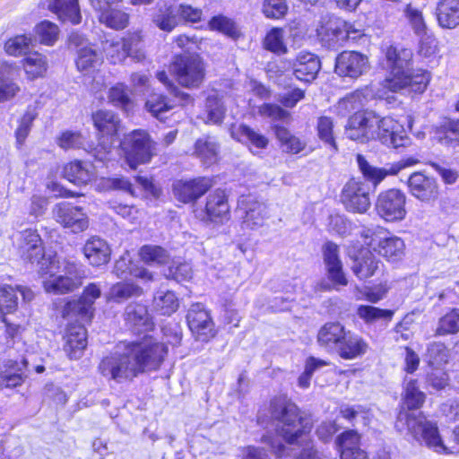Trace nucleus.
Returning <instances> with one entry per match:
<instances>
[{"mask_svg":"<svg viewBox=\"0 0 459 459\" xmlns=\"http://www.w3.org/2000/svg\"><path fill=\"white\" fill-rule=\"evenodd\" d=\"M168 354V347L144 334L134 341L120 342L99 364L100 373L117 383L132 381L139 375L158 370Z\"/></svg>","mask_w":459,"mask_h":459,"instance_id":"f257e3e1","label":"nucleus"},{"mask_svg":"<svg viewBox=\"0 0 459 459\" xmlns=\"http://www.w3.org/2000/svg\"><path fill=\"white\" fill-rule=\"evenodd\" d=\"M345 130L351 140L363 143L378 139L383 144L395 149L409 142L403 125L390 117H380L372 110L355 112L350 117Z\"/></svg>","mask_w":459,"mask_h":459,"instance_id":"f03ea898","label":"nucleus"},{"mask_svg":"<svg viewBox=\"0 0 459 459\" xmlns=\"http://www.w3.org/2000/svg\"><path fill=\"white\" fill-rule=\"evenodd\" d=\"M271 414L279 422L277 436H264L263 441L271 446L278 457H281L288 454L281 439L290 445L303 443L312 425L308 419L299 415L298 407L285 398L278 397L271 402Z\"/></svg>","mask_w":459,"mask_h":459,"instance_id":"7ed1b4c3","label":"nucleus"},{"mask_svg":"<svg viewBox=\"0 0 459 459\" xmlns=\"http://www.w3.org/2000/svg\"><path fill=\"white\" fill-rule=\"evenodd\" d=\"M412 51L397 46H390L385 51V65L389 75L383 82V87L393 92L422 93L429 81L430 75L425 70L409 73L412 59Z\"/></svg>","mask_w":459,"mask_h":459,"instance_id":"20e7f679","label":"nucleus"},{"mask_svg":"<svg viewBox=\"0 0 459 459\" xmlns=\"http://www.w3.org/2000/svg\"><path fill=\"white\" fill-rule=\"evenodd\" d=\"M397 428L400 432L407 430L415 440L424 444L437 453H455L459 451V426L452 433V441L445 443L441 438L437 427L429 421L415 417L414 414L401 412Z\"/></svg>","mask_w":459,"mask_h":459,"instance_id":"39448f33","label":"nucleus"},{"mask_svg":"<svg viewBox=\"0 0 459 459\" xmlns=\"http://www.w3.org/2000/svg\"><path fill=\"white\" fill-rule=\"evenodd\" d=\"M41 275H49L44 281V289L48 293L64 294L78 289L84 277V270L80 263L70 259L59 260L52 257L46 264L39 267Z\"/></svg>","mask_w":459,"mask_h":459,"instance_id":"423d86ee","label":"nucleus"},{"mask_svg":"<svg viewBox=\"0 0 459 459\" xmlns=\"http://www.w3.org/2000/svg\"><path fill=\"white\" fill-rule=\"evenodd\" d=\"M94 126L99 131L100 137L95 146L94 158L100 161L108 160V156L117 142V133L120 129V119L112 111L98 110L92 115Z\"/></svg>","mask_w":459,"mask_h":459,"instance_id":"0eeeda50","label":"nucleus"},{"mask_svg":"<svg viewBox=\"0 0 459 459\" xmlns=\"http://www.w3.org/2000/svg\"><path fill=\"white\" fill-rule=\"evenodd\" d=\"M120 145L127 164L134 169L138 165L148 163L152 160L156 143L146 131L137 129L126 134Z\"/></svg>","mask_w":459,"mask_h":459,"instance_id":"6e6552de","label":"nucleus"},{"mask_svg":"<svg viewBox=\"0 0 459 459\" xmlns=\"http://www.w3.org/2000/svg\"><path fill=\"white\" fill-rule=\"evenodd\" d=\"M170 70L178 83L186 88L199 87L205 76V66L198 55L176 56Z\"/></svg>","mask_w":459,"mask_h":459,"instance_id":"1a4fd4ad","label":"nucleus"},{"mask_svg":"<svg viewBox=\"0 0 459 459\" xmlns=\"http://www.w3.org/2000/svg\"><path fill=\"white\" fill-rule=\"evenodd\" d=\"M103 48L107 59L114 65L122 63L127 56L138 62L145 57L139 32H134L120 40L107 41Z\"/></svg>","mask_w":459,"mask_h":459,"instance_id":"9d476101","label":"nucleus"},{"mask_svg":"<svg viewBox=\"0 0 459 459\" xmlns=\"http://www.w3.org/2000/svg\"><path fill=\"white\" fill-rule=\"evenodd\" d=\"M13 244L21 257L31 264L37 263L39 267L46 264L52 257H46L42 247V239L36 230L27 229L16 233Z\"/></svg>","mask_w":459,"mask_h":459,"instance_id":"9b49d317","label":"nucleus"},{"mask_svg":"<svg viewBox=\"0 0 459 459\" xmlns=\"http://www.w3.org/2000/svg\"><path fill=\"white\" fill-rule=\"evenodd\" d=\"M54 220L74 233H80L89 227V218L82 207L69 202L56 204L52 209Z\"/></svg>","mask_w":459,"mask_h":459,"instance_id":"f8f14e48","label":"nucleus"},{"mask_svg":"<svg viewBox=\"0 0 459 459\" xmlns=\"http://www.w3.org/2000/svg\"><path fill=\"white\" fill-rule=\"evenodd\" d=\"M406 196L398 189L379 194L376 202L377 214L386 221H402L406 215Z\"/></svg>","mask_w":459,"mask_h":459,"instance_id":"ddd939ff","label":"nucleus"},{"mask_svg":"<svg viewBox=\"0 0 459 459\" xmlns=\"http://www.w3.org/2000/svg\"><path fill=\"white\" fill-rule=\"evenodd\" d=\"M356 159L359 170L363 174L364 178L370 181L375 187L380 184L387 176L396 175L403 169L413 166L418 163L417 159L408 158L398 162L386 165L384 168H377L371 166L361 154H358Z\"/></svg>","mask_w":459,"mask_h":459,"instance_id":"4468645a","label":"nucleus"},{"mask_svg":"<svg viewBox=\"0 0 459 459\" xmlns=\"http://www.w3.org/2000/svg\"><path fill=\"white\" fill-rule=\"evenodd\" d=\"M342 202L349 212L364 213L370 206L368 190L359 179H350L342 188Z\"/></svg>","mask_w":459,"mask_h":459,"instance_id":"2eb2a0df","label":"nucleus"},{"mask_svg":"<svg viewBox=\"0 0 459 459\" xmlns=\"http://www.w3.org/2000/svg\"><path fill=\"white\" fill-rule=\"evenodd\" d=\"M186 320L197 340L207 342L215 335L214 323L203 304H193L187 312Z\"/></svg>","mask_w":459,"mask_h":459,"instance_id":"dca6fc26","label":"nucleus"},{"mask_svg":"<svg viewBox=\"0 0 459 459\" xmlns=\"http://www.w3.org/2000/svg\"><path fill=\"white\" fill-rule=\"evenodd\" d=\"M239 209L245 213L242 220L244 229L256 230L264 225L267 220V205L253 195H242L238 200Z\"/></svg>","mask_w":459,"mask_h":459,"instance_id":"f3484780","label":"nucleus"},{"mask_svg":"<svg viewBox=\"0 0 459 459\" xmlns=\"http://www.w3.org/2000/svg\"><path fill=\"white\" fill-rule=\"evenodd\" d=\"M368 58L357 51H343L335 61V72L340 76L356 79L368 71Z\"/></svg>","mask_w":459,"mask_h":459,"instance_id":"a211bd4d","label":"nucleus"},{"mask_svg":"<svg viewBox=\"0 0 459 459\" xmlns=\"http://www.w3.org/2000/svg\"><path fill=\"white\" fill-rule=\"evenodd\" d=\"M351 28V23L339 17L326 16L316 31L323 41L327 42L329 46H335L346 40Z\"/></svg>","mask_w":459,"mask_h":459,"instance_id":"6ab92c4d","label":"nucleus"},{"mask_svg":"<svg viewBox=\"0 0 459 459\" xmlns=\"http://www.w3.org/2000/svg\"><path fill=\"white\" fill-rule=\"evenodd\" d=\"M229 196L225 190L218 188L206 197L205 220L213 223H223L230 220Z\"/></svg>","mask_w":459,"mask_h":459,"instance_id":"aec40b11","label":"nucleus"},{"mask_svg":"<svg viewBox=\"0 0 459 459\" xmlns=\"http://www.w3.org/2000/svg\"><path fill=\"white\" fill-rule=\"evenodd\" d=\"M69 40L79 48L75 64L80 72L88 74L100 65L102 61L100 54L91 45H84L85 39L82 35L72 33Z\"/></svg>","mask_w":459,"mask_h":459,"instance_id":"412c9836","label":"nucleus"},{"mask_svg":"<svg viewBox=\"0 0 459 459\" xmlns=\"http://www.w3.org/2000/svg\"><path fill=\"white\" fill-rule=\"evenodd\" d=\"M101 295V289L98 283L92 282L87 285L78 300L68 301L64 308L63 316L78 314L82 318L90 317L92 307L97 299Z\"/></svg>","mask_w":459,"mask_h":459,"instance_id":"4be33fe9","label":"nucleus"},{"mask_svg":"<svg viewBox=\"0 0 459 459\" xmlns=\"http://www.w3.org/2000/svg\"><path fill=\"white\" fill-rule=\"evenodd\" d=\"M212 186L208 178L178 180L173 184V192L178 200L185 204L197 200Z\"/></svg>","mask_w":459,"mask_h":459,"instance_id":"5701e85b","label":"nucleus"},{"mask_svg":"<svg viewBox=\"0 0 459 459\" xmlns=\"http://www.w3.org/2000/svg\"><path fill=\"white\" fill-rule=\"evenodd\" d=\"M322 252L328 279L334 285L346 286L348 280L342 270L339 247L335 243L328 241L323 246Z\"/></svg>","mask_w":459,"mask_h":459,"instance_id":"b1692460","label":"nucleus"},{"mask_svg":"<svg viewBox=\"0 0 459 459\" xmlns=\"http://www.w3.org/2000/svg\"><path fill=\"white\" fill-rule=\"evenodd\" d=\"M64 351L70 359L82 357L87 346V332L81 324L68 325L65 335Z\"/></svg>","mask_w":459,"mask_h":459,"instance_id":"393cba45","label":"nucleus"},{"mask_svg":"<svg viewBox=\"0 0 459 459\" xmlns=\"http://www.w3.org/2000/svg\"><path fill=\"white\" fill-rule=\"evenodd\" d=\"M20 297L24 301H30L33 299V292L22 286L0 285V313L6 315L14 312L18 307Z\"/></svg>","mask_w":459,"mask_h":459,"instance_id":"a878e982","label":"nucleus"},{"mask_svg":"<svg viewBox=\"0 0 459 459\" xmlns=\"http://www.w3.org/2000/svg\"><path fill=\"white\" fill-rule=\"evenodd\" d=\"M408 185L411 195L420 201L429 202L437 197V185L435 179L422 173L416 172L411 175Z\"/></svg>","mask_w":459,"mask_h":459,"instance_id":"bb28decb","label":"nucleus"},{"mask_svg":"<svg viewBox=\"0 0 459 459\" xmlns=\"http://www.w3.org/2000/svg\"><path fill=\"white\" fill-rule=\"evenodd\" d=\"M383 264L368 248L360 250L352 264V272L359 280L368 279L382 271Z\"/></svg>","mask_w":459,"mask_h":459,"instance_id":"cd10ccee","label":"nucleus"},{"mask_svg":"<svg viewBox=\"0 0 459 459\" xmlns=\"http://www.w3.org/2000/svg\"><path fill=\"white\" fill-rule=\"evenodd\" d=\"M125 321L129 329L137 333L148 331L152 327L147 307L138 303L129 304L126 307Z\"/></svg>","mask_w":459,"mask_h":459,"instance_id":"c85d7f7f","label":"nucleus"},{"mask_svg":"<svg viewBox=\"0 0 459 459\" xmlns=\"http://www.w3.org/2000/svg\"><path fill=\"white\" fill-rule=\"evenodd\" d=\"M384 94L376 93L373 90V86H367L361 90H357L354 92L347 95L342 99L337 106L336 109L342 116H346L351 111H354L364 105V102L369 99L375 97L382 98Z\"/></svg>","mask_w":459,"mask_h":459,"instance_id":"c756f323","label":"nucleus"},{"mask_svg":"<svg viewBox=\"0 0 459 459\" xmlns=\"http://www.w3.org/2000/svg\"><path fill=\"white\" fill-rule=\"evenodd\" d=\"M83 254L92 266H100L109 262L111 249L104 239L93 237L84 244Z\"/></svg>","mask_w":459,"mask_h":459,"instance_id":"7c9ffc66","label":"nucleus"},{"mask_svg":"<svg viewBox=\"0 0 459 459\" xmlns=\"http://www.w3.org/2000/svg\"><path fill=\"white\" fill-rule=\"evenodd\" d=\"M293 69L297 79L311 82L320 70V61L314 54L302 51L297 56Z\"/></svg>","mask_w":459,"mask_h":459,"instance_id":"2f4dec72","label":"nucleus"},{"mask_svg":"<svg viewBox=\"0 0 459 459\" xmlns=\"http://www.w3.org/2000/svg\"><path fill=\"white\" fill-rule=\"evenodd\" d=\"M231 136L237 141L248 146L253 153H256L255 149H264L268 144V139L248 127L246 125H234L230 129Z\"/></svg>","mask_w":459,"mask_h":459,"instance_id":"473e14b6","label":"nucleus"},{"mask_svg":"<svg viewBox=\"0 0 459 459\" xmlns=\"http://www.w3.org/2000/svg\"><path fill=\"white\" fill-rule=\"evenodd\" d=\"M63 174L67 180L77 186L87 185L95 177L93 166L81 160L67 163L64 167Z\"/></svg>","mask_w":459,"mask_h":459,"instance_id":"72a5a7b5","label":"nucleus"},{"mask_svg":"<svg viewBox=\"0 0 459 459\" xmlns=\"http://www.w3.org/2000/svg\"><path fill=\"white\" fill-rule=\"evenodd\" d=\"M48 6L62 22L79 24L82 21L78 0H49Z\"/></svg>","mask_w":459,"mask_h":459,"instance_id":"f704fd0d","label":"nucleus"},{"mask_svg":"<svg viewBox=\"0 0 459 459\" xmlns=\"http://www.w3.org/2000/svg\"><path fill=\"white\" fill-rule=\"evenodd\" d=\"M403 405L406 407L407 411L403 408L399 413L406 412L410 414H414L417 418H421L423 421H426L425 419L421 416V413L416 414L415 412H410L409 411L416 410L423 404L425 401V394L419 390L417 385V381L413 379L407 380L404 385V394H403ZM398 417L397 419L399 418ZM398 422V420H396ZM395 428H397V423H395ZM400 431L399 429H397Z\"/></svg>","mask_w":459,"mask_h":459,"instance_id":"c9c22d12","label":"nucleus"},{"mask_svg":"<svg viewBox=\"0 0 459 459\" xmlns=\"http://www.w3.org/2000/svg\"><path fill=\"white\" fill-rule=\"evenodd\" d=\"M152 22L160 30L171 32L178 24L179 17L177 6L158 4L153 14Z\"/></svg>","mask_w":459,"mask_h":459,"instance_id":"e433bc0d","label":"nucleus"},{"mask_svg":"<svg viewBox=\"0 0 459 459\" xmlns=\"http://www.w3.org/2000/svg\"><path fill=\"white\" fill-rule=\"evenodd\" d=\"M437 18L442 28L454 29L459 25V0H440Z\"/></svg>","mask_w":459,"mask_h":459,"instance_id":"4c0bfd02","label":"nucleus"},{"mask_svg":"<svg viewBox=\"0 0 459 459\" xmlns=\"http://www.w3.org/2000/svg\"><path fill=\"white\" fill-rule=\"evenodd\" d=\"M225 111L221 97L216 91H212L206 98L202 118L206 124L218 125L222 122Z\"/></svg>","mask_w":459,"mask_h":459,"instance_id":"58836bf2","label":"nucleus"},{"mask_svg":"<svg viewBox=\"0 0 459 459\" xmlns=\"http://www.w3.org/2000/svg\"><path fill=\"white\" fill-rule=\"evenodd\" d=\"M405 245L402 238L398 237H390L379 240L377 251L379 255L385 257L388 261L396 262L403 258L404 255Z\"/></svg>","mask_w":459,"mask_h":459,"instance_id":"ea45409f","label":"nucleus"},{"mask_svg":"<svg viewBox=\"0 0 459 459\" xmlns=\"http://www.w3.org/2000/svg\"><path fill=\"white\" fill-rule=\"evenodd\" d=\"M275 135L284 152L298 154L305 150L307 143L300 137L293 134L284 126H275Z\"/></svg>","mask_w":459,"mask_h":459,"instance_id":"a19ab883","label":"nucleus"},{"mask_svg":"<svg viewBox=\"0 0 459 459\" xmlns=\"http://www.w3.org/2000/svg\"><path fill=\"white\" fill-rule=\"evenodd\" d=\"M344 327L345 326L339 322L325 323L319 329L317 333V342L319 346L326 351L331 352Z\"/></svg>","mask_w":459,"mask_h":459,"instance_id":"79ce46f5","label":"nucleus"},{"mask_svg":"<svg viewBox=\"0 0 459 459\" xmlns=\"http://www.w3.org/2000/svg\"><path fill=\"white\" fill-rule=\"evenodd\" d=\"M218 144L212 137L198 139L195 144V154L205 166L214 164L218 160Z\"/></svg>","mask_w":459,"mask_h":459,"instance_id":"37998d69","label":"nucleus"},{"mask_svg":"<svg viewBox=\"0 0 459 459\" xmlns=\"http://www.w3.org/2000/svg\"><path fill=\"white\" fill-rule=\"evenodd\" d=\"M368 350V342L361 336L351 332L338 355L343 359H355L366 354Z\"/></svg>","mask_w":459,"mask_h":459,"instance_id":"c03bdc74","label":"nucleus"},{"mask_svg":"<svg viewBox=\"0 0 459 459\" xmlns=\"http://www.w3.org/2000/svg\"><path fill=\"white\" fill-rule=\"evenodd\" d=\"M316 133L319 140L329 148L332 152L338 151L335 138L334 123L332 117L322 116L317 119Z\"/></svg>","mask_w":459,"mask_h":459,"instance_id":"a18cd8bd","label":"nucleus"},{"mask_svg":"<svg viewBox=\"0 0 459 459\" xmlns=\"http://www.w3.org/2000/svg\"><path fill=\"white\" fill-rule=\"evenodd\" d=\"M340 458L349 459L352 452L362 450L359 446L360 437L355 430H347L339 435L335 440Z\"/></svg>","mask_w":459,"mask_h":459,"instance_id":"49530a36","label":"nucleus"},{"mask_svg":"<svg viewBox=\"0 0 459 459\" xmlns=\"http://www.w3.org/2000/svg\"><path fill=\"white\" fill-rule=\"evenodd\" d=\"M22 66L28 78L34 80L44 76L48 65L45 56L40 53L34 52L27 56L22 60Z\"/></svg>","mask_w":459,"mask_h":459,"instance_id":"de8ad7c7","label":"nucleus"},{"mask_svg":"<svg viewBox=\"0 0 459 459\" xmlns=\"http://www.w3.org/2000/svg\"><path fill=\"white\" fill-rule=\"evenodd\" d=\"M178 299L173 291L158 290L153 298V307L160 315L170 316L178 308Z\"/></svg>","mask_w":459,"mask_h":459,"instance_id":"09e8293b","label":"nucleus"},{"mask_svg":"<svg viewBox=\"0 0 459 459\" xmlns=\"http://www.w3.org/2000/svg\"><path fill=\"white\" fill-rule=\"evenodd\" d=\"M437 141L446 145L455 147L459 144V121L446 119L443 121L436 133Z\"/></svg>","mask_w":459,"mask_h":459,"instance_id":"8fccbe9b","label":"nucleus"},{"mask_svg":"<svg viewBox=\"0 0 459 459\" xmlns=\"http://www.w3.org/2000/svg\"><path fill=\"white\" fill-rule=\"evenodd\" d=\"M58 145L64 150L83 149L94 157L95 146L85 141V137L77 132H64L58 138Z\"/></svg>","mask_w":459,"mask_h":459,"instance_id":"3c124183","label":"nucleus"},{"mask_svg":"<svg viewBox=\"0 0 459 459\" xmlns=\"http://www.w3.org/2000/svg\"><path fill=\"white\" fill-rule=\"evenodd\" d=\"M98 11L100 13L99 16L100 22L107 27L122 30L128 24V14L120 10L111 9L109 6L107 9Z\"/></svg>","mask_w":459,"mask_h":459,"instance_id":"603ef678","label":"nucleus"},{"mask_svg":"<svg viewBox=\"0 0 459 459\" xmlns=\"http://www.w3.org/2000/svg\"><path fill=\"white\" fill-rule=\"evenodd\" d=\"M13 68L8 65L0 66V101H5L16 95L20 88L11 80Z\"/></svg>","mask_w":459,"mask_h":459,"instance_id":"864d4df0","label":"nucleus"},{"mask_svg":"<svg viewBox=\"0 0 459 459\" xmlns=\"http://www.w3.org/2000/svg\"><path fill=\"white\" fill-rule=\"evenodd\" d=\"M139 255L149 264H165L169 261V253L160 246L144 245L140 248Z\"/></svg>","mask_w":459,"mask_h":459,"instance_id":"5fc2aeb1","label":"nucleus"},{"mask_svg":"<svg viewBox=\"0 0 459 459\" xmlns=\"http://www.w3.org/2000/svg\"><path fill=\"white\" fill-rule=\"evenodd\" d=\"M108 101L115 107L127 110L132 106V99L127 86L124 83H117L108 92Z\"/></svg>","mask_w":459,"mask_h":459,"instance_id":"6e6d98bb","label":"nucleus"},{"mask_svg":"<svg viewBox=\"0 0 459 459\" xmlns=\"http://www.w3.org/2000/svg\"><path fill=\"white\" fill-rule=\"evenodd\" d=\"M403 13L411 28L418 37L422 38L427 35L428 29L421 10L408 4Z\"/></svg>","mask_w":459,"mask_h":459,"instance_id":"4d7b16f0","label":"nucleus"},{"mask_svg":"<svg viewBox=\"0 0 459 459\" xmlns=\"http://www.w3.org/2000/svg\"><path fill=\"white\" fill-rule=\"evenodd\" d=\"M34 33L39 43L53 46L58 39L59 28L49 21H43L35 26Z\"/></svg>","mask_w":459,"mask_h":459,"instance_id":"13d9d810","label":"nucleus"},{"mask_svg":"<svg viewBox=\"0 0 459 459\" xmlns=\"http://www.w3.org/2000/svg\"><path fill=\"white\" fill-rule=\"evenodd\" d=\"M145 107L153 117L162 120L165 114L174 107V104L163 95L153 94L147 100Z\"/></svg>","mask_w":459,"mask_h":459,"instance_id":"bf43d9fd","label":"nucleus"},{"mask_svg":"<svg viewBox=\"0 0 459 459\" xmlns=\"http://www.w3.org/2000/svg\"><path fill=\"white\" fill-rule=\"evenodd\" d=\"M342 418L350 421L353 426H367L369 423V412L360 405L348 406L343 405L340 409Z\"/></svg>","mask_w":459,"mask_h":459,"instance_id":"052dcab7","label":"nucleus"},{"mask_svg":"<svg viewBox=\"0 0 459 459\" xmlns=\"http://www.w3.org/2000/svg\"><path fill=\"white\" fill-rule=\"evenodd\" d=\"M142 294V289L129 282H119L112 286L109 291V299L121 302L132 296Z\"/></svg>","mask_w":459,"mask_h":459,"instance_id":"680f3d73","label":"nucleus"},{"mask_svg":"<svg viewBox=\"0 0 459 459\" xmlns=\"http://www.w3.org/2000/svg\"><path fill=\"white\" fill-rule=\"evenodd\" d=\"M393 311L387 309H381L372 306L360 305L357 308V315L359 318L366 323H373L378 319L391 320Z\"/></svg>","mask_w":459,"mask_h":459,"instance_id":"e2e57ef3","label":"nucleus"},{"mask_svg":"<svg viewBox=\"0 0 459 459\" xmlns=\"http://www.w3.org/2000/svg\"><path fill=\"white\" fill-rule=\"evenodd\" d=\"M266 49L278 55L285 54L287 47L284 42V30L280 28L272 29L264 39Z\"/></svg>","mask_w":459,"mask_h":459,"instance_id":"0e129e2a","label":"nucleus"},{"mask_svg":"<svg viewBox=\"0 0 459 459\" xmlns=\"http://www.w3.org/2000/svg\"><path fill=\"white\" fill-rule=\"evenodd\" d=\"M459 332V310L452 309L439 319L436 333L451 334Z\"/></svg>","mask_w":459,"mask_h":459,"instance_id":"69168bd1","label":"nucleus"},{"mask_svg":"<svg viewBox=\"0 0 459 459\" xmlns=\"http://www.w3.org/2000/svg\"><path fill=\"white\" fill-rule=\"evenodd\" d=\"M32 43L30 37L17 35L9 39L4 44L5 52L10 56H21L26 54Z\"/></svg>","mask_w":459,"mask_h":459,"instance_id":"338daca9","label":"nucleus"},{"mask_svg":"<svg viewBox=\"0 0 459 459\" xmlns=\"http://www.w3.org/2000/svg\"><path fill=\"white\" fill-rule=\"evenodd\" d=\"M209 27L212 30H218L230 37H237L238 30L236 23L230 18L223 15H217L211 19Z\"/></svg>","mask_w":459,"mask_h":459,"instance_id":"774afa93","label":"nucleus"}]
</instances>
